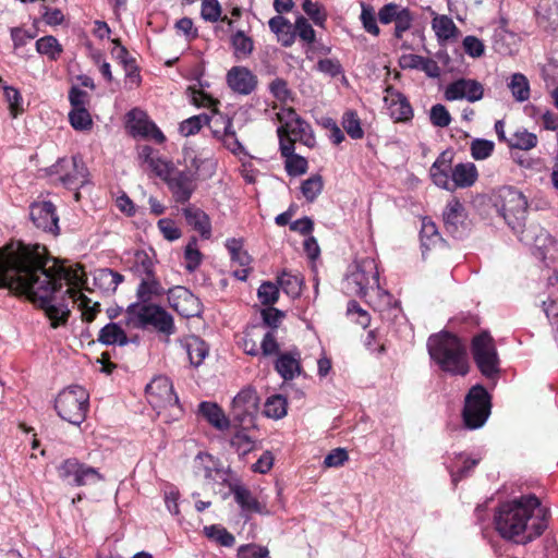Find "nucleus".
<instances>
[{
    "mask_svg": "<svg viewBox=\"0 0 558 558\" xmlns=\"http://www.w3.org/2000/svg\"><path fill=\"white\" fill-rule=\"evenodd\" d=\"M88 399L89 396L83 387L71 386L58 395L54 407L62 420L80 425L86 417Z\"/></svg>",
    "mask_w": 558,
    "mask_h": 558,
    "instance_id": "obj_6",
    "label": "nucleus"
},
{
    "mask_svg": "<svg viewBox=\"0 0 558 558\" xmlns=\"http://www.w3.org/2000/svg\"><path fill=\"white\" fill-rule=\"evenodd\" d=\"M238 558H269V550L257 544H246L239 547Z\"/></svg>",
    "mask_w": 558,
    "mask_h": 558,
    "instance_id": "obj_61",
    "label": "nucleus"
},
{
    "mask_svg": "<svg viewBox=\"0 0 558 558\" xmlns=\"http://www.w3.org/2000/svg\"><path fill=\"white\" fill-rule=\"evenodd\" d=\"M183 215L189 226L196 230L202 238L209 239L211 236V223L209 216L193 205L183 208Z\"/></svg>",
    "mask_w": 558,
    "mask_h": 558,
    "instance_id": "obj_26",
    "label": "nucleus"
},
{
    "mask_svg": "<svg viewBox=\"0 0 558 558\" xmlns=\"http://www.w3.org/2000/svg\"><path fill=\"white\" fill-rule=\"evenodd\" d=\"M429 117L432 123L438 128H446L451 122V116L449 111L441 104H437L432 107Z\"/></svg>",
    "mask_w": 558,
    "mask_h": 558,
    "instance_id": "obj_59",
    "label": "nucleus"
},
{
    "mask_svg": "<svg viewBox=\"0 0 558 558\" xmlns=\"http://www.w3.org/2000/svg\"><path fill=\"white\" fill-rule=\"evenodd\" d=\"M427 349L432 360L441 371L451 375L468 374L466 350L456 336L449 332L433 335L428 338Z\"/></svg>",
    "mask_w": 558,
    "mask_h": 558,
    "instance_id": "obj_3",
    "label": "nucleus"
},
{
    "mask_svg": "<svg viewBox=\"0 0 558 558\" xmlns=\"http://www.w3.org/2000/svg\"><path fill=\"white\" fill-rule=\"evenodd\" d=\"M69 119L72 128L77 131L89 130L93 125L92 117L86 108L72 109Z\"/></svg>",
    "mask_w": 558,
    "mask_h": 558,
    "instance_id": "obj_49",
    "label": "nucleus"
},
{
    "mask_svg": "<svg viewBox=\"0 0 558 558\" xmlns=\"http://www.w3.org/2000/svg\"><path fill=\"white\" fill-rule=\"evenodd\" d=\"M302 8L304 12L312 19L315 25L323 26L326 21V14L322 12V7L312 0H303Z\"/></svg>",
    "mask_w": 558,
    "mask_h": 558,
    "instance_id": "obj_62",
    "label": "nucleus"
},
{
    "mask_svg": "<svg viewBox=\"0 0 558 558\" xmlns=\"http://www.w3.org/2000/svg\"><path fill=\"white\" fill-rule=\"evenodd\" d=\"M275 368L284 380L293 379L301 373L300 354L298 352L279 354Z\"/></svg>",
    "mask_w": 558,
    "mask_h": 558,
    "instance_id": "obj_29",
    "label": "nucleus"
},
{
    "mask_svg": "<svg viewBox=\"0 0 558 558\" xmlns=\"http://www.w3.org/2000/svg\"><path fill=\"white\" fill-rule=\"evenodd\" d=\"M260 331L262 328L257 326L245 330L241 347L246 354L252 356L259 355Z\"/></svg>",
    "mask_w": 558,
    "mask_h": 558,
    "instance_id": "obj_41",
    "label": "nucleus"
},
{
    "mask_svg": "<svg viewBox=\"0 0 558 558\" xmlns=\"http://www.w3.org/2000/svg\"><path fill=\"white\" fill-rule=\"evenodd\" d=\"M160 291L161 287L159 282L155 279L154 275H149L142 278L137 289V295L142 301L146 302L151 295L159 294Z\"/></svg>",
    "mask_w": 558,
    "mask_h": 558,
    "instance_id": "obj_52",
    "label": "nucleus"
},
{
    "mask_svg": "<svg viewBox=\"0 0 558 558\" xmlns=\"http://www.w3.org/2000/svg\"><path fill=\"white\" fill-rule=\"evenodd\" d=\"M204 532L207 537L216 541L225 547H232L235 543V537L220 525L205 526Z\"/></svg>",
    "mask_w": 558,
    "mask_h": 558,
    "instance_id": "obj_47",
    "label": "nucleus"
},
{
    "mask_svg": "<svg viewBox=\"0 0 558 558\" xmlns=\"http://www.w3.org/2000/svg\"><path fill=\"white\" fill-rule=\"evenodd\" d=\"M149 404L165 422L178 421L183 413L171 380L166 376L155 377L146 387Z\"/></svg>",
    "mask_w": 558,
    "mask_h": 558,
    "instance_id": "obj_4",
    "label": "nucleus"
},
{
    "mask_svg": "<svg viewBox=\"0 0 558 558\" xmlns=\"http://www.w3.org/2000/svg\"><path fill=\"white\" fill-rule=\"evenodd\" d=\"M473 359L486 378L495 377L499 368V357L493 337L488 332H482L472 340Z\"/></svg>",
    "mask_w": 558,
    "mask_h": 558,
    "instance_id": "obj_10",
    "label": "nucleus"
},
{
    "mask_svg": "<svg viewBox=\"0 0 558 558\" xmlns=\"http://www.w3.org/2000/svg\"><path fill=\"white\" fill-rule=\"evenodd\" d=\"M199 413L217 429L223 430L229 427V420L216 403L202 402Z\"/></svg>",
    "mask_w": 558,
    "mask_h": 558,
    "instance_id": "obj_35",
    "label": "nucleus"
},
{
    "mask_svg": "<svg viewBox=\"0 0 558 558\" xmlns=\"http://www.w3.org/2000/svg\"><path fill=\"white\" fill-rule=\"evenodd\" d=\"M86 281L80 264L59 263L39 244L17 241L0 250V287L26 295L45 311L53 328L66 322L71 303H77L85 320L95 318L99 303L82 293Z\"/></svg>",
    "mask_w": 558,
    "mask_h": 558,
    "instance_id": "obj_1",
    "label": "nucleus"
},
{
    "mask_svg": "<svg viewBox=\"0 0 558 558\" xmlns=\"http://www.w3.org/2000/svg\"><path fill=\"white\" fill-rule=\"evenodd\" d=\"M269 28L284 47L291 46L295 40L293 25L282 15H276L268 22Z\"/></svg>",
    "mask_w": 558,
    "mask_h": 558,
    "instance_id": "obj_31",
    "label": "nucleus"
},
{
    "mask_svg": "<svg viewBox=\"0 0 558 558\" xmlns=\"http://www.w3.org/2000/svg\"><path fill=\"white\" fill-rule=\"evenodd\" d=\"M231 43L238 58L250 56L254 48L252 38L246 36L242 31H238L232 36Z\"/></svg>",
    "mask_w": 558,
    "mask_h": 558,
    "instance_id": "obj_48",
    "label": "nucleus"
},
{
    "mask_svg": "<svg viewBox=\"0 0 558 558\" xmlns=\"http://www.w3.org/2000/svg\"><path fill=\"white\" fill-rule=\"evenodd\" d=\"M490 414L489 396L483 386L472 387L465 397L463 421L468 428L482 427Z\"/></svg>",
    "mask_w": 558,
    "mask_h": 558,
    "instance_id": "obj_9",
    "label": "nucleus"
},
{
    "mask_svg": "<svg viewBox=\"0 0 558 558\" xmlns=\"http://www.w3.org/2000/svg\"><path fill=\"white\" fill-rule=\"evenodd\" d=\"M98 341L106 345H124L128 343V337L120 326L114 323H110L100 329Z\"/></svg>",
    "mask_w": 558,
    "mask_h": 558,
    "instance_id": "obj_37",
    "label": "nucleus"
},
{
    "mask_svg": "<svg viewBox=\"0 0 558 558\" xmlns=\"http://www.w3.org/2000/svg\"><path fill=\"white\" fill-rule=\"evenodd\" d=\"M453 153L451 150H444L435 160L430 168V178L435 185L440 189H449V181L452 170Z\"/></svg>",
    "mask_w": 558,
    "mask_h": 558,
    "instance_id": "obj_24",
    "label": "nucleus"
},
{
    "mask_svg": "<svg viewBox=\"0 0 558 558\" xmlns=\"http://www.w3.org/2000/svg\"><path fill=\"white\" fill-rule=\"evenodd\" d=\"M432 27L440 41L454 39L459 33L453 21L446 15L435 16L432 22Z\"/></svg>",
    "mask_w": 558,
    "mask_h": 558,
    "instance_id": "obj_36",
    "label": "nucleus"
},
{
    "mask_svg": "<svg viewBox=\"0 0 558 558\" xmlns=\"http://www.w3.org/2000/svg\"><path fill=\"white\" fill-rule=\"evenodd\" d=\"M341 124L351 138L360 140L364 136L361 120L356 112L352 110L345 111L342 116Z\"/></svg>",
    "mask_w": 558,
    "mask_h": 558,
    "instance_id": "obj_43",
    "label": "nucleus"
},
{
    "mask_svg": "<svg viewBox=\"0 0 558 558\" xmlns=\"http://www.w3.org/2000/svg\"><path fill=\"white\" fill-rule=\"evenodd\" d=\"M184 257L186 260V269L194 271L202 262V254L196 247V239L193 238L185 247Z\"/></svg>",
    "mask_w": 558,
    "mask_h": 558,
    "instance_id": "obj_60",
    "label": "nucleus"
},
{
    "mask_svg": "<svg viewBox=\"0 0 558 558\" xmlns=\"http://www.w3.org/2000/svg\"><path fill=\"white\" fill-rule=\"evenodd\" d=\"M128 118L129 126L133 134L149 137L157 143H162L165 141V135L162 132L154 122L148 119L146 113L142 110H131L128 114Z\"/></svg>",
    "mask_w": 558,
    "mask_h": 558,
    "instance_id": "obj_19",
    "label": "nucleus"
},
{
    "mask_svg": "<svg viewBox=\"0 0 558 558\" xmlns=\"http://www.w3.org/2000/svg\"><path fill=\"white\" fill-rule=\"evenodd\" d=\"M269 92L280 102H288L292 100V92L288 87L287 81L277 77L269 83Z\"/></svg>",
    "mask_w": 558,
    "mask_h": 558,
    "instance_id": "obj_55",
    "label": "nucleus"
},
{
    "mask_svg": "<svg viewBox=\"0 0 558 558\" xmlns=\"http://www.w3.org/2000/svg\"><path fill=\"white\" fill-rule=\"evenodd\" d=\"M507 144L511 148L529 150L536 146L537 136L526 130H519L507 140Z\"/></svg>",
    "mask_w": 558,
    "mask_h": 558,
    "instance_id": "obj_40",
    "label": "nucleus"
},
{
    "mask_svg": "<svg viewBox=\"0 0 558 558\" xmlns=\"http://www.w3.org/2000/svg\"><path fill=\"white\" fill-rule=\"evenodd\" d=\"M547 510L537 497L529 495L502 504L495 514L498 533L517 543H529L542 535L547 527Z\"/></svg>",
    "mask_w": 558,
    "mask_h": 558,
    "instance_id": "obj_2",
    "label": "nucleus"
},
{
    "mask_svg": "<svg viewBox=\"0 0 558 558\" xmlns=\"http://www.w3.org/2000/svg\"><path fill=\"white\" fill-rule=\"evenodd\" d=\"M446 230L453 235H458L465 229L466 211L463 204L457 199H450L442 213Z\"/></svg>",
    "mask_w": 558,
    "mask_h": 558,
    "instance_id": "obj_23",
    "label": "nucleus"
},
{
    "mask_svg": "<svg viewBox=\"0 0 558 558\" xmlns=\"http://www.w3.org/2000/svg\"><path fill=\"white\" fill-rule=\"evenodd\" d=\"M29 217L34 226L52 235H58L59 217L56 206L49 201L35 202L29 207Z\"/></svg>",
    "mask_w": 558,
    "mask_h": 558,
    "instance_id": "obj_14",
    "label": "nucleus"
},
{
    "mask_svg": "<svg viewBox=\"0 0 558 558\" xmlns=\"http://www.w3.org/2000/svg\"><path fill=\"white\" fill-rule=\"evenodd\" d=\"M206 124V114L193 116L180 123V133L184 136H191L199 132Z\"/></svg>",
    "mask_w": 558,
    "mask_h": 558,
    "instance_id": "obj_56",
    "label": "nucleus"
},
{
    "mask_svg": "<svg viewBox=\"0 0 558 558\" xmlns=\"http://www.w3.org/2000/svg\"><path fill=\"white\" fill-rule=\"evenodd\" d=\"M229 87L241 95L251 94L257 86V77L244 66H233L227 73Z\"/></svg>",
    "mask_w": 558,
    "mask_h": 558,
    "instance_id": "obj_22",
    "label": "nucleus"
},
{
    "mask_svg": "<svg viewBox=\"0 0 558 558\" xmlns=\"http://www.w3.org/2000/svg\"><path fill=\"white\" fill-rule=\"evenodd\" d=\"M193 471L196 476L211 482H226L228 473L219 460L208 453H198L193 462Z\"/></svg>",
    "mask_w": 558,
    "mask_h": 558,
    "instance_id": "obj_17",
    "label": "nucleus"
},
{
    "mask_svg": "<svg viewBox=\"0 0 558 558\" xmlns=\"http://www.w3.org/2000/svg\"><path fill=\"white\" fill-rule=\"evenodd\" d=\"M221 128L214 129V136L221 140L223 146L233 154L243 151V146L239 142L232 126V121L229 118H217Z\"/></svg>",
    "mask_w": 558,
    "mask_h": 558,
    "instance_id": "obj_28",
    "label": "nucleus"
},
{
    "mask_svg": "<svg viewBox=\"0 0 558 558\" xmlns=\"http://www.w3.org/2000/svg\"><path fill=\"white\" fill-rule=\"evenodd\" d=\"M477 177L478 173L474 163H458L451 170L449 189L447 191L453 192L457 189L470 187L476 182Z\"/></svg>",
    "mask_w": 558,
    "mask_h": 558,
    "instance_id": "obj_25",
    "label": "nucleus"
},
{
    "mask_svg": "<svg viewBox=\"0 0 558 558\" xmlns=\"http://www.w3.org/2000/svg\"><path fill=\"white\" fill-rule=\"evenodd\" d=\"M323 178L318 174L305 180L301 185V192L308 202H314L323 191Z\"/></svg>",
    "mask_w": 558,
    "mask_h": 558,
    "instance_id": "obj_51",
    "label": "nucleus"
},
{
    "mask_svg": "<svg viewBox=\"0 0 558 558\" xmlns=\"http://www.w3.org/2000/svg\"><path fill=\"white\" fill-rule=\"evenodd\" d=\"M277 118L281 125L278 128V136L280 146L282 142H291L294 146L296 142L312 148L316 144V140L312 126L299 117L293 108H282Z\"/></svg>",
    "mask_w": 558,
    "mask_h": 558,
    "instance_id": "obj_5",
    "label": "nucleus"
},
{
    "mask_svg": "<svg viewBox=\"0 0 558 558\" xmlns=\"http://www.w3.org/2000/svg\"><path fill=\"white\" fill-rule=\"evenodd\" d=\"M386 106L395 122H407L413 118V109L407 97L391 87H386Z\"/></svg>",
    "mask_w": 558,
    "mask_h": 558,
    "instance_id": "obj_21",
    "label": "nucleus"
},
{
    "mask_svg": "<svg viewBox=\"0 0 558 558\" xmlns=\"http://www.w3.org/2000/svg\"><path fill=\"white\" fill-rule=\"evenodd\" d=\"M386 24L395 23L396 38H402L403 33L408 32L412 24V16L407 9H401L393 3L386 4L385 13Z\"/></svg>",
    "mask_w": 558,
    "mask_h": 558,
    "instance_id": "obj_27",
    "label": "nucleus"
},
{
    "mask_svg": "<svg viewBox=\"0 0 558 558\" xmlns=\"http://www.w3.org/2000/svg\"><path fill=\"white\" fill-rule=\"evenodd\" d=\"M280 151L286 157V169L290 175H301L307 171V160L294 154L291 142H282Z\"/></svg>",
    "mask_w": 558,
    "mask_h": 558,
    "instance_id": "obj_30",
    "label": "nucleus"
},
{
    "mask_svg": "<svg viewBox=\"0 0 558 558\" xmlns=\"http://www.w3.org/2000/svg\"><path fill=\"white\" fill-rule=\"evenodd\" d=\"M501 215L507 223L517 230L522 227L527 211V201L522 192L507 187L501 192Z\"/></svg>",
    "mask_w": 558,
    "mask_h": 558,
    "instance_id": "obj_13",
    "label": "nucleus"
},
{
    "mask_svg": "<svg viewBox=\"0 0 558 558\" xmlns=\"http://www.w3.org/2000/svg\"><path fill=\"white\" fill-rule=\"evenodd\" d=\"M95 283L106 292H114L123 281V276L108 268L99 269L95 274Z\"/></svg>",
    "mask_w": 558,
    "mask_h": 558,
    "instance_id": "obj_38",
    "label": "nucleus"
},
{
    "mask_svg": "<svg viewBox=\"0 0 558 558\" xmlns=\"http://www.w3.org/2000/svg\"><path fill=\"white\" fill-rule=\"evenodd\" d=\"M279 290L272 282H264L258 289V298L265 305H272L277 302Z\"/></svg>",
    "mask_w": 558,
    "mask_h": 558,
    "instance_id": "obj_63",
    "label": "nucleus"
},
{
    "mask_svg": "<svg viewBox=\"0 0 558 558\" xmlns=\"http://www.w3.org/2000/svg\"><path fill=\"white\" fill-rule=\"evenodd\" d=\"M508 87L517 101L523 102L530 98V84L523 74L514 73L508 83Z\"/></svg>",
    "mask_w": 558,
    "mask_h": 558,
    "instance_id": "obj_39",
    "label": "nucleus"
},
{
    "mask_svg": "<svg viewBox=\"0 0 558 558\" xmlns=\"http://www.w3.org/2000/svg\"><path fill=\"white\" fill-rule=\"evenodd\" d=\"M227 247L231 254L232 262L239 264L241 267L250 266L251 256L242 248V244L239 240H228Z\"/></svg>",
    "mask_w": 558,
    "mask_h": 558,
    "instance_id": "obj_54",
    "label": "nucleus"
},
{
    "mask_svg": "<svg viewBox=\"0 0 558 558\" xmlns=\"http://www.w3.org/2000/svg\"><path fill=\"white\" fill-rule=\"evenodd\" d=\"M36 49L40 54H46L56 60L62 52L61 45L53 36H45L36 41Z\"/></svg>",
    "mask_w": 558,
    "mask_h": 558,
    "instance_id": "obj_45",
    "label": "nucleus"
},
{
    "mask_svg": "<svg viewBox=\"0 0 558 558\" xmlns=\"http://www.w3.org/2000/svg\"><path fill=\"white\" fill-rule=\"evenodd\" d=\"M230 442L240 454H246L255 448V440L247 435L245 429L235 432Z\"/></svg>",
    "mask_w": 558,
    "mask_h": 558,
    "instance_id": "obj_53",
    "label": "nucleus"
},
{
    "mask_svg": "<svg viewBox=\"0 0 558 558\" xmlns=\"http://www.w3.org/2000/svg\"><path fill=\"white\" fill-rule=\"evenodd\" d=\"M60 480L75 486L93 485L104 481L96 468L81 463L75 458L65 459L57 466Z\"/></svg>",
    "mask_w": 558,
    "mask_h": 558,
    "instance_id": "obj_11",
    "label": "nucleus"
},
{
    "mask_svg": "<svg viewBox=\"0 0 558 558\" xmlns=\"http://www.w3.org/2000/svg\"><path fill=\"white\" fill-rule=\"evenodd\" d=\"M128 314L135 327L151 326L168 336L174 332L172 316L158 305H133L129 307Z\"/></svg>",
    "mask_w": 558,
    "mask_h": 558,
    "instance_id": "obj_8",
    "label": "nucleus"
},
{
    "mask_svg": "<svg viewBox=\"0 0 558 558\" xmlns=\"http://www.w3.org/2000/svg\"><path fill=\"white\" fill-rule=\"evenodd\" d=\"M279 352V343L272 331L262 332L260 331V343H259V354L262 353L264 356H270L278 354Z\"/></svg>",
    "mask_w": 558,
    "mask_h": 558,
    "instance_id": "obj_58",
    "label": "nucleus"
},
{
    "mask_svg": "<svg viewBox=\"0 0 558 558\" xmlns=\"http://www.w3.org/2000/svg\"><path fill=\"white\" fill-rule=\"evenodd\" d=\"M266 416L278 420L287 414V401L280 395L269 397L264 405Z\"/></svg>",
    "mask_w": 558,
    "mask_h": 558,
    "instance_id": "obj_44",
    "label": "nucleus"
},
{
    "mask_svg": "<svg viewBox=\"0 0 558 558\" xmlns=\"http://www.w3.org/2000/svg\"><path fill=\"white\" fill-rule=\"evenodd\" d=\"M181 345L185 350L190 362L194 366L202 364L208 354V347L204 340L196 336H189L181 340Z\"/></svg>",
    "mask_w": 558,
    "mask_h": 558,
    "instance_id": "obj_33",
    "label": "nucleus"
},
{
    "mask_svg": "<svg viewBox=\"0 0 558 558\" xmlns=\"http://www.w3.org/2000/svg\"><path fill=\"white\" fill-rule=\"evenodd\" d=\"M51 172L59 175L60 182L70 190H77L88 182V170L77 158H62L51 167Z\"/></svg>",
    "mask_w": 558,
    "mask_h": 558,
    "instance_id": "obj_12",
    "label": "nucleus"
},
{
    "mask_svg": "<svg viewBox=\"0 0 558 558\" xmlns=\"http://www.w3.org/2000/svg\"><path fill=\"white\" fill-rule=\"evenodd\" d=\"M170 306L184 317H196L202 312V304L189 289L177 286L168 291Z\"/></svg>",
    "mask_w": 558,
    "mask_h": 558,
    "instance_id": "obj_15",
    "label": "nucleus"
},
{
    "mask_svg": "<svg viewBox=\"0 0 558 558\" xmlns=\"http://www.w3.org/2000/svg\"><path fill=\"white\" fill-rule=\"evenodd\" d=\"M483 96V84L471 78H459L450 83L445 89V98L449 101L465 99L475 102L481 100Z\"/></svg>",
    "mask_w": 558,
    "mask_h": 558,
    "instance_id": "obj_16",
    "label": "nucleus"
},
{
    "mask_svg": "<svg viewBox=\"0 0 558 558\" xmlns=\"http://www.w3.org/2000/svg\"><path fill=\"white\" fill-rule=\"evenodd\" d=\"M462 45L465 53L471 58H480L484 54L485 46L483 41L475 36H466Z\"/></svg>",
    "mask_w": 558,
    "mask_h": 558,
    "instance_id": "obj_64",
    "label": "nucleus"
},
{
    "mask_svg": "<svg viewBox=\"0 0 558 558\" xmlns=\"http://www.w3.org/2000/svg\"><path fill=\"white\" fill-rule=\"evenodd\" d=\"M166 181L177 203L189 202L196 187L195 175L191 171H172Z\"/></svg>",
    "mask_w": 558,
    "mask_h": 558,
    "instance_id": "obj_18",
    "label": "nucleus"
},
{
    "mask_svg": "<svg viewBox=\"0 0 558 558\" xmlns=\"http://www.w3.org/2000/svg\"><path fill=\"white\" fill-rule=\"evenodd\" d=\"M0 85L3 88L4 98L9 105V109L11 111L12 117H17V114L23 111V99L20 92L15 87L4 85L1 77Z\"/></svg>",
    "mask_w": 558,
    "mask_h": 558,
    "instance_id": "obj_46",
    "label": "nucleus"
},
{
    "mask_svg": "<svg viewBox=\"0 0 558 558\" xmlns=\"http://www.w3.org/2000/svg\"><path fill=\"white\" fill-rule=\"evenodd\" d=\"M420 238L422 246L426 250L436 246L441 240L436 225L427 218L422 220Z\"/></svg>",
    "mask_w": 558,
    "mask_h": 558,
    "instance_id": "obj_42",
    "label": "nucleus"
},
{
    "mask_svg": "<svg viewBox=\"0 0 558 558\" xmlns=\"http://www.w3.org/2000/svg\"><path fill=\"white\" fill-rule=\"evenodd\" d=\"M278 283L288 295L295 296L301 292L302 280L298 275L283 271L278 277Z\"/></svg>",
    "mask_w": 558,
    "mask_h": 558,
    "instance_id": "obj_50",
    "label": "nucleus"
},
{
    "mask_svg": "<svg viewBox=\"0 0 558 558\" xmlns=\"http://www.w3.org/2000/svg\"><path fill=\"white\" fill-rule=\"evenodd\" d=\"M494 150V143L488 140L477 138L471 143V154L476 160L486 159Z\"/></svg>",
    "mask_w": 558,
    "mask_h": 558,
    "instance_id": "obj_57",
    "label": "nucleus"
},
{
    "mask_svg": "<svg viewBox=\"0 0 558 558\" xmlns=\"http://www.w3.org/2000/svg\"><path fill=\"white\" fill-rule=\"evenodd\" d=\"M480 460V458H471L465 453H457L451 463L447 466L451 474L453 484H457L466 476Z\"/></svg>",
    "mask_w": 558,
    "mask_h": 558,
    "instance_id": "obj_32",
    "label": "nucleus"
},
{
    "mask_svg": "<svg viewBox=\"0 0 558 558\" xmlns=\"http://www.w3.org/2000/svg\"><path fill=\"white\" fill-rule=\"evenodd\" d=\"M379 289V272L373 260H363L350 267L342 289L349 295L366 296L368 290Z\"/></svg>",
    "mask_w": 558,
    "mask_h": 558,
    "instance_id": "obj_7",
    "label": "nucleus"
},
{
    "mask_svg": "<svg viewBox=\"0 0 558 558\" xmlns=\"http://www.w3.org/2000/svg\"><path fill=\"white\" fill-rule=\"evenodd\" d=\"M259 398L255 389L251 387H246L242 389L234 398L232 402L233 414L234 417L244 422L246 417H250V422L252 421V416L258 410Z\"/></svg>",
    "mask_w": 558,
    "mask_h": 558,
    "instance_id": "obj_20",
    "label": "nucleus"
},
{
    "mask_svg": "<svg viewBox=\"0 0 558 558\" xmlns=\"http://www.w3.org/2000/svg\"><path fill=\"white\" fill-rule=\"evenodd\" d=\"M232 494L235 502L241 507L243 511L266 513L265 506H263L253 494L244 486H234Z\"/></svg>",
    "mask_w": 558,
    "mask_h": 558,
    "instance_id": "obj_34",
    "label": "nucleus"
}]
</instances>
